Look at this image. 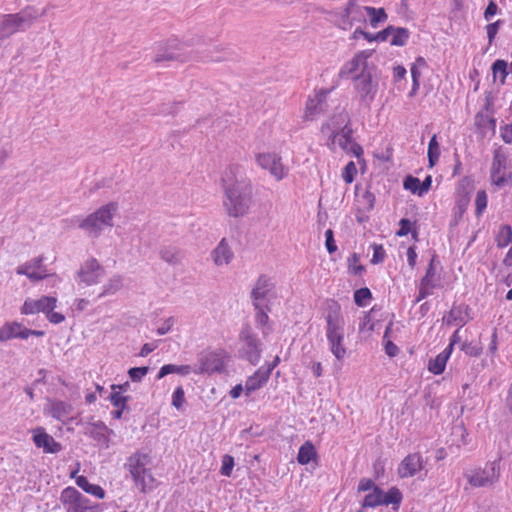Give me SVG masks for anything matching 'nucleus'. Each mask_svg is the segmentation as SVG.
<instances>
[{
	"label": "nucleus",
	"mask_w": 512,
	"mask_h": 512,
	"mask_svg": "<svg viewBox=\"0 0 512 512\" xmlns=\"http://www.w3.org/2000/svg\"><path fill=\"white\" fill-rule=\"evenodd\" d=\"M224 188L223 206L231 217H242L249 211L252 186L246 181L237 166L228 167L222 177Z\"/></svg>",
	"instance_id": "obj_1"
},
{
	"label": "nucleus",
	"mask_w": 512,
	"mask_h": 512,
	"mask_svg": "<svg viewBox=\"0 0 512 512\" xmlns=\"http://www.w3.org/2000/svg\"><path fill=\"white\" fill-rule=\"evenodd\" d=\"M117 202H109L100 206L85 217L73 216L62 220L63 227L81 229L86 236L95 239L102 235L106 229L114 226V217L118 213Z\"/></svg>",
	"instance_id": "obj_2"
},
{
	"label": "nucleus",
	"mask_w": 512,
	"mask_h": 512,
	"mask_svg": "<svg viewBox=\"0 0 512 512\" xmlns=\"http://www.w3.org/2000/svg\"><path fill=\"white\" fill-rule=\"evenodd\" d=\"M326 338L329 349L338 361H342L347 353L345 340V320L341 307L336 301H330L326 314Z\"/></svg>",
	"instance_id": "obj_3"
},
{
	"label": "nucleus",
	"mask_w": 512,
	"mask_h": 512,
	"mask_svg": "<svg viewBox=\"0 0 512 512\" xmlns=\"http://www.w3.org/2000/svg\"><path fill=\"white\" fill-rule=\"evenodd\" d=\"M358 492H368L362 500L363 508H375L381 505H392L394 511H398L403 500L399 488L393 486L384 492L370 478H362L358 484Z\"/></svg>",
	"instance_id": "obj_4"
},
{
	"label": "nucleus",
	"mask_w": 512,
	"mask_h": 512,
	"mask_svg": "<svg viewBox=\"0 0 512 512\" xmlns=\"http://www.w3.org/2000/svg\"><path fill=\"white\" fill-rule=\"evenodd\" d=\"M149 462L150 457L148 454L137 451L127 459L125 465L136 486L139 487L143 493L152 489L155 483V478L150 469L147 468Z\"/></svg>",
	"instance_id": "obj_5"
},
{
	"label": "nucleus",
	"mask_w": 512,
	"mask_h": 512,
	"mask_svg": "<svg viewBox=\"0 0 512 512\" xmlns=\"http://www.w3.org/2000/svg\"><path fill=\"white\" fill-rule=\"evenodd\" d=\"M43 13L44 11L40 14L35 8L27 7L19 13L3 15L0 21V38H8L28 28Z\"/></svg>",
	"instance_id": "obj_6"
},
{
	"label": "nucleus",
	"mask_w": 512,
	"mask_h": 512,
	"mask_svg": "<svg viewBox=\"0 0 512 512\" xmlns=\"http://www.w3.org/2000/svg\"><path fill=\"white\" fill-rule=\"evenodd\" d=\"M57 298L52 296H42L39 299L28 298L21 307L22 315H33L44 313L47 320L52 324H60L65 320V316L60 312H55L57 307Z\"/></svg>",
	"instance_id": "obj_7"
},
{
	"label": "nucleus",
	"mask_w": 512,
	"mask_h": 512,
	"mask_svg": "<svg viewBox=\"0 0 512 512\" xmlns=\"http://www.w3.org/2000/svg\"><path fill=\"white\" fill-rule=\"evenodd\" d=\"M366 9L367 6L360 5L356 1H349L334 13L333 22L342 30H350L357 24L365 23Z\"/></svg>",
	"instance_id": "obj_8"
},
{
	"label": "nucleus",
	"mask_w": 512,
	"mask_h": 512,
	"mask_svg": "<svg viewBox=\"0 0 512 512\" xmlns=\"http://www.w3.org/2000/svg\"><path fill=\"white\" fill-rule=\"evenodd\" d=\"M374 50L365 49L357 52L351 60L340 69V76L354 79L359 74L375 73L376 66L369 62Z\"/></svg>",
	"instance_id": "obj_9"
},
{
	"label": "nucleus",
	"mask_w": 512,
	"mask_h": 512,
	"mask_svg": "<svg viewBox=\"0 0 512 512\" xmlns=\"http://www.w3.org/2000/svg\"><path fill=\"white\" fill-rule=\"evenodd\" d=\"M468 483L475 488L492 486L500 478V461L495 460L484 468H475L466 473Z\"/></svg>",
	"instance_id": "obj_10"
},
{
	"label": "nucleus",
	"mask_w": 512,
	"mask_h": 512,
	"mask_svg": "<svg viewBox=\"0 0 512 512\" xmlns=\"http://www.w3.org/2000/svg\"><path fill=\"white\" fill-rule=\"evenodd\" d=\"M257 165L266 170L276 181L284 179L289 168L283 163L281 155L275 151H264L255 155Z\"/></svg>",
	"instance_id": "obj_11"
},
{
	"label": "nucleus",
	"mask_w": 512,
	"mask_h": 512,
	"mask_svg": "<svg viewBox=\"0 0 512 512\" xmlns=\"http://www.w3.org/2000/svg\"><path fill=\"white\" fill-rule=\"evenodd\" d=\"M329 141L328 145L331 150H335L338 146L344 152L359 158L363 154V149L352 138L351 127H344L342 131L337 134L327 136Z\"/></svg>",
	"instance_id": "obj_12"
},
{
	"label": "nucleus",
	"mask_w": 512,
	"mask_h": 512,
	"mask_svg": "<svg viewBox=\"0 0 512 512\" xmlns=\"http://www.w3.org/2000/svg\"><path fill=\"white\" fill-rule=\"evenodd\" d=\"M374 75L375 73L359 74L352 79L357 95L366 105H370L378 91V83L374 80Z\"/></svg>",
	"instance_id": "obj_13"
},
{
	"label": "nucleus",
	"mask_w": 512,
	"mask_h": 512,
	"mask_svg": "<svg viewBox=\"0 0 512 512\" xmlns=\"http://www.w3.org/2000/svg\"><path fill=\"white\" fill-rule=\"evenodd\" d=\"M60 500L67 512H88L92 508L90 500L71 486L63 489Z\"/></svg>",
	"instance_id": "obj_14"
},
{
	"label": "nucleus",
	"mask_w": 512,
	"mask_h": 512,
	"mask_svg": "<svg viewBox=\"0 0 512 512\" xmlns=\"http://www.w3.org/2000/svg\"><path fill=\"white\" fill-rule=\"evenodd\" d=\"M328 95L327 90H315L308 96L302 119L312 121L324 112V103Z\"/></svg>",
	"instance_id": "obj_15"
},
{
	"label": "nucleus",
	"mask_w": 512,
	"mask_h": 512,
	"mask_svg": "<svg viewBox=\"0 0 512 512\" xmlns=\"http://www.w3.org/2000/svg\"><path fill=\"white\" fill-rule=\"evenodd\" d=\"M199 373L212 374L224 370L225 363L222 353L214 351H204L200 354Z\"/></svg>",
	"instance_id": "obj_16"
},
{
	"label": "nucleus",
	"mask_w": 512,
	"mask_h": 512,
	"mask_svg": "<svg viewBox=\"0 0 512 512\" xmlns=\"http://www.w3.org/2000/svg\"><path fill=\"white\" fill-rule=\"evenodd\" d=\"M424 468V460L420 453L408 454L399 464L397 474L400 478H410L415 476Z\"/></svg>",
	"instance_id": "obj_17"
},
{
	"label": "nucleus",
	"mask_w": 512,
	"mask_h": 512,
	"mask_svg": "<svg viewBox=\"0 0 512 512\" xmlns=\"http://www.w3.org/2000/svg\"><path fill=\"white\" fill-rule=\"evenodd\" d=\"M33 443L44 453L56 454L62 450L61 443L57 442L43 427H36L32 430Z\"/></svg>",
	"instance_id": "obj_18"
},
{
	"label": "nucleus",
	"mask_w": 512,
	"mask_h": 512,
	"mask_svg": "<svg viewBox=\"0 0 512 512\" xmlns=\"http://www.w3.org/2000/svg\"><path fill=\"white\" fill-rule=\"evenodd\" d=\"M439 285V276L437 275V267L435 258H431L425 276L422 278L419 286V295L417 300L425 299L433 294L434 289Z\"/></svg>",
	"instance_id": "obj_19"
},
{
	"label": "nucleus",
	"mask_w": 512,
	"mask_h": 512,
	"mask_svg": "<svg viewBox=\"0 0 512 512\" xmlns=\"http://www.w3.org/2000/svg\"><path fill=\"white\" fill-rule=\"evenodd\" d=\"M471 190L472 189L470 187V183L468 181H463L457 191L456 204L453 211L454 215L451 221V225H457L459 220L466 212L471 199Z\"/></svg>",
	"instance_id": "obj_20"
},
{
	"label": "nucleus",
	"mask_w": 512,
	"mask_h": 512,
	"mask_svg": "<svg viewBox=\"0 0 512 512\" xmlns=\"http://www.w3.org/2000/svg\"><path fill=\"white\" fill-rule=\"evenodd\" d=\"M18 274L26 275L33 281L42 280L51 274L42 265L41 258H35L17 269Z\"/></svg>",
	"instance_id": "obj_21"
},
{
	"label": "nucleus",
	"mask_w": 512,
	"mask_h": 512,
	"mask_svg": "<svg viewBox=\"0 0 512 512\" xmlns=\"http://www.w3.org/2000/svg\"><path fill=\"white\" fill-rule=\"evenodd\" d=\"M102 276L103 270L95 258L88 260L85 266H83L79 271L81 282H83L85 285L98 283Z\"/></svg>",
	"instance_id": "obj_22"
},
{
	"label": "nucleus",
	"mask_w": 512,
	"mask_h": 512,
	"mask_svg": "<svg viewBox=\"0 0 512 512\" xmlns=\"http://www.w3.org/2000/svg\"><path fill=\"white\" fill-rule=\"evenodd\" d=\"M349 124L350 117L348 113L341 112L329 118L328 121L322 125L321 131L323 135L327 137L332 134H337V132L342 131L344 127H350Z\"/></svg>",
	"instance_id": "obj_23"
},
{
	"label": "nucleus",
	"mask_w": 512,
	"mask_h": 512,
	"mask_svg": "<svg viewBox=\"0 0 512 512\" xmlns=\"http://www.w3.org/2000/svg\"><path fill=\"white\" fill-rule=\"evenodd\" d=\"M73 407L71 404L65 401H52L48 407V413L54 419L61 421L63 424H67L73 420L71 416Z\"/></svg>",
	"instance_id": "obj_24"
},
{
	"label": "nucleus",
	"mask_w": 512,
	"mask_h": 512,
	"mask_svg": "<svg viewBox=\"0 0 512 512\" xmlns=\"http://www.w3.org/2000/svg\"><path fill=\"white\" fill-rule=\"evenodd\" d=\"M273 288V283L266 276H260L258 278L256 285L251 292L253 304L256 309L259 308L260 301L264 300Z\"/></svg>",
	"instance_id": "obj_25"
},
{
	"label": "nucleus",
	"mask_w": 512,
	"mask_h": 512,
	"mask_svg": "<svg viewBox=\"0 0 512 512\" xmlns=\"http://www.w3.org/2000/svg\"><path fill=\"white\" fill-rule=\"evenodd\" d=\"M7 325L12 339L26 340L31 336L43 337L45 335L44 331L27 328L18 321H8Z\"/></svg>",
	"instance_id": "obj_26"
},
{
	"label": "nucleus",
	"mask_w": 512,
	"mask_h": 512,
	"mask_svg": "<svg viewBox=\"0 0 512 512\" xmlns=\"http://www.w3.org/2000/svg\"><path fill=\"white\" fill-rule=\"evenodd\" d=\"M269 371L263 368L256 370L253 375L249 376L245 384V393L250 395L252 392L262 388L269 380Z\"/></svg>",
	"instance_id": "obj_27"
},
{
	"label": "nucleus",
	"mask_w": 512,
	"mask_h": 512,
	"mask_svg": "<svg viewBox=\"0 0 512 512\" xmlns=\"http://www.w3.org/2000/svg\"><path fill=\"white\" fill-rule=\"evenodd\" d=\"M451 355V347H446L441 353L435 358H432L428 362L427 369L434 375H440L445 371L447 362Z\"/></svg>",
	"instance_id": "obj_28"
},
{
	"label": "nucleus",
	"mask_w": 512,
	"mask_h": 512,
	"mask_svg": "<svg viewBox=\"0 0 512 512\" xmlns=\"http://www.w3.org/2000/svg\"><path fill=\"white\" fill-rule=\"evenodd\" d=\"M318 454L314 444L311 441L304 442L298 451L297 461L301 465H307L311 461H316Z\"/></svg>",
	"instance_id": "obj_29"
},
{
	"label": "nucleus",
	"mask_w": 512,
	"mask_h": 512,
	"mask_svg": "<svg viewBox=\"0 0 512 512\" xmlns=\"http://www.w3.org/2000/svg\"><path fill=\"white\" fill-rule=\"evenodd\" d=\"M491 179L497 186H502L506 183V173L504 171V159L496 155L494 157L491 168Z\"/></svg>",
	"instance_id": "obj_30"
},
{
	"label": "nucleus",
	"mask_w": 512,
	"mask_h": 512,
	"mask_svg": "<svg viewBox=\"0 0 512 512\" xmlns=\"http://www.w3.org/2000/svg\"><path fill=\"white\" fill-rule=\"evenodd\" d=\"M365 23L368 21L369 25L376 29L378 26L388 19V15L383 8H374L367 6Z\"/></svg>",
	"instance_id": "obj_31"
},
{
	"label": "nucleus",
	"mask_w": 512,
	"mask_h": 512,
	"mask_svg": "<svg viewBox=\"0 0 512 512\" xmlns=\"http://www.w3.org/2000/svg\"><path fill=\"white\" fill-rule=\"evenodd\" d=\"M440 154H441L440 145L437 140V135L434 134L428 143V150H427V156H428V162H429L430 168L434 167L437 164V162L439 161V158H440Z\"/></svg>",
	"instance_id": "obj_32"
},
{
	"label": "nucleus",
	"mask_w": 512,
	"mask_h": 512,
	"mask_svg": "<svg viewBox=\"0 0 512 512\" xmlns=\"http://www.w3.org/2000/svg\"><path fill=\"white\" fill-rule=\"evenodd\" d=\"M246 355L249 362L253 365L257 364L260 360V350L255 339L248 336L246 338Z\"/></svg>",
	"instance_id": "obj_33"
},
{
	"label": "nucleus",
	"mask_w": 512,
	"mask_h": 512,
	"mask_svg": "<svg viewBox=\"0 0 512 512\" xmlns=\"http://www.w3.org/2000/svg\"><path fill=\"white\" fill-rule=\"evenodd\" d=\"M390 44L392 46H404L409 39V31L406 28L394 27Z\"/></svg>",
	"instance_id": "obj_34"
},
{
	"label": "nucleus",
	"mask_w": 512,
	"mask_h": 512,
	"mask_svg": "<svg viewBox=\"0 0 512 512\" xmlns=\"http://www.w3.org/2000/svg\"><path fill=\"white\" fill-rule=\"evenodd\" d=\"M112 393L110 395V401L112 405L116 408L124 409L127 402V397L123 396L121 393L122 386L121 385H112Z\"/></svg>",
	"instance_id": "obj_35"
},
{
	"label": "nucleus",
	"mask_w": 512,
	"mask_h": 512,
	"mask_svg": "<svg viewBox=\"0 0 512 512\" xmlns=\"http://www.w3.org/2000/svg\"><path fill=\"white\" fill-rule=\"evenodd\" d=\"M512 240V229L510 226L504 225L499 228L496 236V243L498 247H506Z\"/></svg>",
	"instance_id": "obj_36"
},
{
	"label": "nucleus",
	"mask_w": 512,
	"mask_h": 512,
	"mask_svg": "<svg viewBox=\"0 0 512 512\" xmlns=\"http://www.w3.org/2000/svg\"><path fill=\"white\" fill-rule=\"evenodd\" d=\"M371 298L372 294L368 288H360L354 292V301L359 307L367 306Z\"/></svg>",
	"instance_id": "obj_37"
},
{
	"label": "nucleus",
	"mask_w": 512,
	"mask_h": 512,
	"mask_svg": "<svg viewBox=\"0 0 512 512\" xmlns=\"http://www.w3.org/2000/svg\"><path fill=\"white\" fill-rule=\"evenodd\" d=\"M494 79H500L503 83L507 76V62L504 60H496L492 65Z\"/></svg>",
	"instance_id": "obj_38"
},
{
	"label": "nucleus",
	"mask_w": 512,
	"mask_h": 512,
	"mask_svg": "<svg viewBox=\"0 0 512 512\" xmlns=\"http://www.w3.org/2000/svg\"><path fill=\"white\" fill-rule=\"evenodd\" d=\"M487 194L484 190H479L475 199V214L477 217L481 216L487 207Z\"/></svg>",
	"instance_id": "obj_39"
},
{
	"label": "nucleus",
	"mask_w": 512,
	"mask_h": 512,
	"mask_svg": "<svg viewBox=\"0 0 512 512\" xmlns=\"http://www.w3.org/2000/svg\"><path fill=\"white\" fill-rule=\"evenodd\" d=\"M234 465H235L234 458L229 454H225L221 459V468H220L221 475L230 477L232 474Z\"/></svg>",
	"instance_id": "obj_40"
},
{
	"label": "nucleus",
	"mask_w": 512,
	"mask_h": 512,
	"mask_svg": "<svg viewBox=\"0 0 512 512\" xmlns=\"http://www.w3.org/2000/svg\"><path fill=\"white\" fill-rule=\"evenodd\" d=\"M403 186L413 194L419 196V191L422 190L421 181L413 176H407L404 180Z\"/></svg>",
	"instance_id": "obj_41"
},
{
	"label": "nucleus",
	"mask_w": 512,
	"mask_h": 512,
	"mask_svg": "<svg viewBox=\"0 0 512 512\" xmlns=\"http://www.w3.org/2000/svg\"><path fill=\"white\" fill-rule=\"evenodd\" d=\"M357 174V168L353 161H350L346 164L342 171V178L347 183L350 184L354 181L355 175Z\"/></svg>",
	"instance_id": "obj_42"
},
{
	"label": "nucleus",
	"mask_w": 512,
	"mask_h": 512,
	"mask_svg": "<svg viewBox=\"0 0 512 512\" xmlns=\"http://www.w3.org/2000/svg\"><path fill=\"white\" fill-rule=\"evenodd\" d=\"M185 402V392L182 386H178L172 394V405L181 410Z\"/></svg>",
	"instance_id": "obj_43"
},
{
	"label": "nucleus",
	"mask_w": 512,
	"mask_h": 512,
	"mask_svg": "<svg viewBox=\"0 0 512 512\" xmlns=\"http://www.w3.org/2000/svg\"><path fill=\"white\" fill-rule=\"evenodd\" d=\"M148 367H133L128 371L129 377L134 382H139L148 373Z\"/></svg>",
	"instance_id": "obj_44"
},
{
	"label": "nucleus",
	"mask_w": 512,
	"mask_h": 512,
	"mask_svg": "<svg viewBox=\"0 0 512 512\" xmlns=\"http://www.w3.org/2000/svg\"><path fill=\"white\" fill-rule=\"evenodd\" d=\"M394 30V26H388L382 31H379L376 34H373V42H386L388 38L392 35V32Z\"/></svg>",
	"instance_id": "obj_45"
},
{
	"label": "nucleus",
	"mask_w": 512,
	"mask_h": 512,
	"mask_svg": "<svg viewBox=\"0 0 512 512\" xmlns=\"http://www.w3.org/2000/svg\"><path fill=\"white\" fill-rule=\"evenodd\" d=\"M121 286V283L119 280H112L107 286L103 288L101 292L97 294V297H103L106 295L113 294L115 291H117Z\"/></svg>",
	"instance_id": "obj_46"
},
{
	"label": "nucleus",
	"mask_w": 512,
	"mask_h": 512,
	"mask_svg": "<svg viewBox=\"0 0 512 512\" xmlns=\"http://www.w3.org/2000/svg\"><path fill=\"white\" fill-rule=\"evenodd\" d=\"M361 37L364 38L368 42H373V34L363 30L360 27L355 28V30L353 31V33L350 36V39L358 40Z\"/></svg>",
	"instance_id": "obj_47"
},
{
	"label": "nucleus",
	"mask_w": 512,
	"mask_h": 512,
	"mask_svg": "<svg viewBox=\"0 0 512 512\" xmlns=\"http://www.w3.org/2000/svg\"><path fill=\"white\" fill-rule=\"evenodd\" d=\"M349 273L354 275H361L364 271V266L360 264L359 258H351L348 265Z\"/></svg>",
	"instance_id": "obj_48"
},
{
	"label": "nucleus",
	"mask_w": 512,
	"mask_h": 512,
	"mask_svg": "<svg viewBox=\"0 0 512 512\" xmlns=\"http://www.w3.org/2000/svg\"><path fill=\"white\" fill-rule=\"evenodd\" d=\"M86 493L91 494L98 499H104L106 495L104 489L97 484H90Z\"/></svg>",
	"instance_id": "obj_49"
},
{
	"label": "nucleus",
	"mask_w": 512,
	"mask_h": 512,
	"mask_svg": "<svg viewBox=\"0 0 512 512\" xmlns=\"http://www.w3.org/2000/svg\"><path fill=\"white\" fill-rule=\"evenodd\" d=\"M176 371H177V365L166 364V365H164V366H162L160 368V370L158 372V375H157V378L161 379V378L165 377L168 374L176 373Z\"/></svg>",
	"instance_id": "obj_50"
},
{
	"label": "nucleus",
	"mask_w": 512,
	"mask_h": 512,
	"mask_svg": "<svg viewBox=\"0 0 512 512\" xmlns=\"http://www.w3.org/2000/svg\"><path fill=\"white\" fill-rule=\"evenodd\" d=\"M229 254V248L225 241L222 239L219 245L215 248L213 256H227Z\"/></svg>",
	"instance_id": "obj_51"
},
{
	"label": "nucleus",
	"mask_w": 512,
	"mask_h": 512,
	"mask_svg": "<svg viewBox=\"0 0 512 512\" xmlns=\"http://www.w3.org/2000/svg\"><path fill=\"white\" fill-rule=\"evenodd\" d=\"M501 137L504 142L512 145V123L501 128Z\"/></svg>",
	"instance_id": "obj_52"
},
{
	"label": "nucleus",
	"mask_w": 512,
	"mask_h": 512,
	"mask_svg": "<svg viewBox=\"0 0 512 512\" xmlns=\"http://www.w3.org/2000/svg\"><path fill=\"white\" fill-rule=\"evenodd\" d=\"M406 69L402 65H397L393 68V79L395 82L400 81L406 76Z\"/></svg>",
	"instance_id": "obj_53"
},
{
	"label": "nucleus",
	"mask_w": 512,
	"mask_h": 512,
	"mask_svg": "<svg viewBox=\"0 0 512 512\" xmlns=\"http://www.w3.org/2000/svg\"><path fill=\"white\" fill-rule=\"evenodd\" d=\"M462 350L470 355V356H474V357H477L481 354V351L482 349L480 347H476V346H472L471 344H463L462 346Z\"/></svg>",
	"instance_id": "obj_54"
},
{
	"label": "nucleus",
	"mask_w": 512,
	"mask_h": 512,
	"mask_svg": "<svg viewBox=\"0 0 512 512\" xmlns=\"http://www.w3.org/2000/svg\"><path fill=\"white\" fill-rule=\"evenodd\" d=\"M498 6L496 3L491 1L488 6L486 7L484 16L486 20H490L492 17H494L497 13Z\"/></svg>",
	"instance_id": "obj_55"
},
{
	"label": "nucleus",
	"mask_w": 512,
	"mask_h": 512,
	"mask_svg": "<svg viewBox=\"0 0 512 512\" xmlns=\"http://www.w3.org/2000/svg\"><path fill=\"white\" fill-rule=\"evenodd\" d=\"M257 310H258V313L256 316L257 322L263 326L266 325L269 321V316L267 314V311H265L260 305Z\"/></svg>",
	"instance_id": "obj_56"
},
{
	"label": "nucleus",
	"mask_w": 512,
	"mask_h": 512,
	"mask_svg": "<svg viewBox=\"0 0 512 512\" xmlns=\"http://www.w3.org/2000/svg\"><path fill=\"white\" fill-rule=\"evenodd\" d=\"M9 340H12V337L7 322H5L0 326V342H7Z\"/></svg>",
	"instance_id": "obj_57"
},
{
	"label": "nucleus",
	"mask_w": 512,
	"mask_h": 512,
	"mask_svg": "<svg viewBox=\"0 0 512 512\" xmlns=\"http://www.w3.org/2000/svg\"><path fill=\"white\" fill-rule=\"evenodd\" d=\"M410 228H411L410 221L407 220V219H401L400 220V229H399L397 234L399 236H405V235H407L409 233Z\"/></svg>",
	"instance_id": "obj_58"
},
{
	"label": "nucleus",
	"mask_w": 512,
	"mask_h": 512,
	"mask_svg": "<svg viewBox=\"0 0 512 512\" xmlns=\"http://www.w3.org/2000/svg\"><path fill=\"white\" fill-rule=\"evenodd\" d=\"M325 237H326V247H327V250L331 254V253L335 252V250H336V246H335L333 238H332V231L331 230H327L325 232Z\"/></svg>",
	"instance_id": "obj_59"
},
{
	"label": "nucleus",
	"mask_w": 512,
	"mask_h": 512,
	"mask_svg": "<svg viewBox=\"0 0 512 512\" xmlns=\"http://www.w3.org/2000/svg\"><path fill=\"white\" fill-rule=\"evenodd\" d=\"M432 185V176L428 175L424 181L421 182L422 190L419 191V196L425 195L431 188Z\"/></svg>",
	"instance_id": "obj_60"
},
{
	"label": "nucleus",
	"mask_w": 512,
	"mask_h": 512,
	"mask_svg": "<svg viewBox=\"0 0 512 512\" xmlns=\"http://www.w3.org/2000/svg\"><path fill=\"white\" fill-rule=\"evenodd\" d=\"M90 484L91 483L85 476L79 475L78 477H76V485L80 487L84 492H87Z\"/></svg>",
	"instance_id": "obj_61"
},
{
	"label": "nucleus",
	"mask_w": 512,
	"mask_h": 512,
	"mask_svg": "<svg viewBox=\"0 0 512 512\" xmlns=\"http://www.w3.org/2000/svg\"><path fill=\"white\" fill-rule=\"evenodd\" d=\"M385 350H386V353L390 356V357H394L397 355L398 353V347L391 341H388L386 346H385Z\"/></svg>",
	"instance_id": "obj_62"
},
{
	"label": "nucleus",
	"mask_w": 512,
	"mask_h": 512,
	"mask_svg": "<svg viewBox=\"0 0 512 512\" xmlns=\"http://www.w3.org/2000/svg\"><path fill=\"white\" fill-rule=\"evenodd\" d=\"M313 374L316 376V377H321L322 374H323V367H322V364L321 362H313L310 366Z\"/></svg>",
	"instance_id": "obj_63"
},
{
	"label": "nucleus",
	"mask_w": 512,
	"mask_h": 512,
	"mask_svg": "<svg viewBox=\"0 0 512 512\" xmlns=\"http://www.w3.org/2000/svg\"><path fill=\"white\" fill-rule=\"evenodd\" d=\"M156 346L154 344L146 343L143 345L140 351V356L145 357L148 354H150L152 351H154Z\"/></svg>",
	"instance_id": "obj_64"
}]
</instances>
